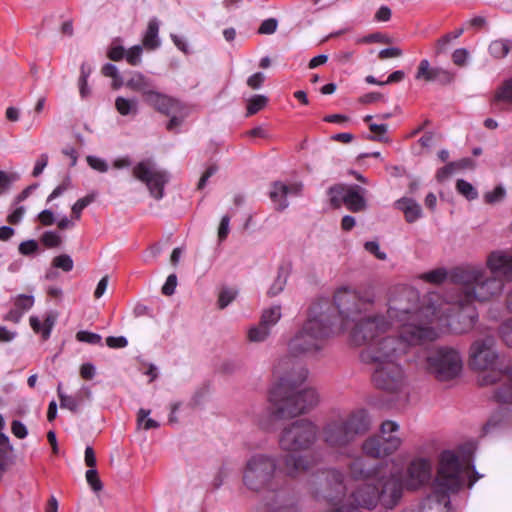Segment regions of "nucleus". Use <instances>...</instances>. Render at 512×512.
Segmentation results:
<instances>
[{"instance_id": "obj_18", "label": "nucleus", "mask_w": 512, "mask_h": 512, "mask_svg": "<svg viewBox=\"0 0 512 512\" xmlns=\"http://www.w3.org/2000/svg\"><path fill=\"white\" fill-rule=\"evenodd\" d=\"M477 382L482 387L499 383L500 385L495 389L493 398L499 403L512 405V366L481 373Z\"/></svg>"}, {"instance_id": "obj_53", "label": "nucleus", "mask_w": 512, "mask_h": 512, "mask_svg": "<svg viewBox=\"0 0 512 512\" xmlns=\"http://www.w3.org/2000/svg\"><path fill=\"white\" fill-rule=\"evenodd\" d=\"M34 304V297L31 295L20 294L14 301V307L22 311H28Z\"/></svg>"}, {"instance_id": "obj_7", "label": "nucleus", "mask_w": 512, "mask_h": 512, "mask_svg": "<svg viewBox=\"0 0 512 512\" xmlns=\"http://www.w3.org/2000/svg\"><path fill=\"white\" fill-rule=\"evenodd\" d=\"M451 280L459 285V294L467 303L490 301L501 295L504 288L501 277L479 266L455 268Z\"/></svg>"}, {"instance_id": "obj_17", "label": "nucleus", "mask_w": 512, "mask_h": 512, "mask_svg": "<svg viewBox=\"0 0 512 512\" xmlns=\"http://www.w3.org/2000/svg\"><path fill=\"white\" fill-rule=\"evenodd\" d=\"M372 373L373 384L388 393H398L406 385V378L399 363L374 365Z\"/></svg>"}, {"instance_id": "obj_15", "label": "nucleus", "mask_w": 512, "mask_h": 512, "mask_svg": "<svg viewBox=\"0 0 512 512\" xmlns=\"http://www.w3.org/2000/svg\"><path fill=\"white\" fill-rule=\"evenodd\" d=\"M494 346L495 337L492 334H486L484 338L475 340L470 347L471 368L480 370L482 373L505 368V366H497L498 354Z\"/></svg>"}, {"instance_id": "obj_34", "label": "nucleus", "mask_w": 512, "mask_h": 512, "mask_svg": "<svg viewBox=\"0 0 512 512\" xmlns=\"http://www.w3.org/2000/svg\"><path fill=\"white\" fill-rule=\"evenodd\" d=\"M493 103L495 105L499 103H512V77L502 83L494 94Z\"/></svg>"}, {"instance_id": "obj_64", "label": "nucleus", "mask_w": 512, "mask_h": 512, "mask_svg": "<svg viewBox=\"0 0 512 512\" xmlns=\"http://www.w3.org/2000/svg\"><path fill=\"white\" fill-rule=\"evenodd\" d=\"M11 431L19 439H24L28 434L26 426L19 420L12 421Z\"/></svg>"}, {"instance_id": "obj_26", "label": "nucleus", "mask_w": 512, "mask_h": 512, "mask_svg": "<svg viewBox=\"0 0 512 512\" xmlns=\"http://www.w3.org/2000/svg\"><path fill=\"white\" fill-rule=\"evenodd\" d=\"M386 441L379 436L368 437L362 443L363 453L371 458L379 459L393 454L395 451H386Z\"/></svg>"}, {"instance_id": "obj_14", "label": "nucleus", "mask_w": 512, "mask_h": 512, "mask_svg": "<svg viewBox=\"0 0 512 512\" xmlns=\"http://www.w3.org/2000/svg\"><path fill=\"white\" fill-rule=\"evenodd\" d=\"M312 493L317 499H324L332 505H338L346 495L344 475L336 469L322 471L312 482Z\"/></svg>"}, {"instance_id": "obj_9", "label": "nucleus", "mask_w": 512, "mask_h": 512, "mask_svg": "<svg viewBox=\"0 0 512 512\" xmlns=\"http://www.w3.org/2000/svg\"><path fill=\"white\" fill-rule=\"evenodd\" d=\"M277 458L270 454L256 453L251 455L243 467L242 482L250 491H276L275 481Z\"/></svg>"}, {"instance_id": "obj_61", "label": "nucleus", "mask_w": 512, "mask_h": 512, "mask_svg": "<svg viewBox=\"0 0 512 512\" xmlns=\"http://www.w3.org/2000/svg\"><path fill=\"white\" fill-rule=\"evenodd\" d=\"M86 160H87L88 165L92 169L97 170L101 173L108 171V165L103 159L90 155V156H87Z\"/></svg>"}, {"instance_id": "obj_49", "label": "nucleus", "mask_w": 512, "mask_h": 512, "mask_svg": "<svg viewBox=\"0 0 512 512\" xmlns=\"http://www.w3.org/2000/svg\"><path fill=\"white\" fill-rule=\"evenodd\" d=\"M237 296V290L232 288H223L218 296V307L220 309L226 308Z\"/></svg>"}, {"instance_id": "obj_31", "label": "nucleus", "mask_w": 512, "mask_h": 512, "mask_svg": "<svg viewBox=\"0 0 512 512\" xmlns=\"http://www.w3.org/2000/svg\"><path fill=\"white\" fill-rule=\"evenodd\" d=\"M125 85L132 91L141 93L142 98L155 88L152 81L140 72H134Z\"/></svg>"}, {"instance_id": "obj_50", "label": "nucleus", "mask_w": 512, "mask_h": 512, "mask_svg": "<svg viewBox=\"0 0 512 512\" xmlns=\"http://www.w3.org/2000/svg\"><path fill=\"white\" fill-rule=\"evenodd\" d=\"M76 339L79 342H85L91 345H102L101 335L86 330L78 331L76 333Z\"/></svg>"}, {"instance_id": "obj_46", "label": "nucleus", "mask_w": 512, "mask_h": 512, "mask_svg": "<svg viewBox=\"0 0 512 512\" xmlns=\"http://www.w3.org/2000/svg\"><path fill=\"white\" fill-rule=\"evenodd\" d=\"M421 278L429 283L441 284L447 278V272L444 268H438L424 273Z\"/></svg>"}, {"instance_id": "obj_33", "label": "nucleus", "mask_w": 512, "mask_h": 512, "mask_svg": "<svg viewBox=\"0 0 512 512\" xmlns=\"http://www.w3.org/2000/svg\"><path fill=\"white\" fill-rule=\"evenodd\" d=\"M29 321L33 331L35 333H40L43 340H47L50 337L56 318L52 315H48L42 324L38 317L31 316Z\"/></svg>"}, {"instance_id": "obj_32", "label": "nucleus", "mask_w": 512, "mask_h": 512, "mask_svg": "<svg viewBox=\"0 0 512 512\" xmlns=\"http://www.w3.org/2000/svg\"><path fill=\"white\" fill-rule=\"evenodd\" d=\"M159 23L157 19L153 18L148 22L146 32L143 37V45L149 50H155L160 46V40L158 38Z\"/></svg>"}, {"instance_id": "obj_40", "label": "nucleus", "mask_w": 512, "mask_h": 512, "mask_svg": "<svg viewBox=\"0 0 512 512\" xmlns=\"http://www.w3.org/2000/svg\"><path fill=\"white\" fill-rule=\"evenodd\" d=\"M269 335L270 330L266 326H263L261 322H259V324L256 326H252L248 330L247 334L248 339L251 342H263L268 338Z\"/></svg>"}, {"instance_id": "obj_1", "label": "nucleus", "mask_w": 512, "mask_h": 512, "mask_svg": "<svg viewBox=\"0 0 512 512\" xmlns=\"http://www.w3.org/2000/svg\"><path fill=\"white\" fill-rule=\"evenodd\" d=\"M419 294L412 288H403L389 300L387 317L399 323L398 336H381L375 343L360 352V360L368 365L399 363L410 346L422 345L437 339L434 328L422 325L417 313Z\"/></svg>"}, {"instance_id": "obj_27", "label": "nucleus", "mask_w": 512, "mask_h": 512, "mask_svg": "<svg viewBox=\"0 0 512 512\" xmlns=\"http://www.w3.org/2000/svg\"><path fill=\"white\" fill-rule=\"evenodd\" d=\"M399 430V425L391 420H386L380 427V438L385 439L387 447L386 451H397L402 444L400 437L393 435Z\"/></svg>"}, {"instance_id": "obj_43", "label": "nucleus", "mask_w": 512, "mask_h": 512, "mask_svg": "<svg viewBox=\"0 0 512 512\" xmlns=\"http://www.w3.org/2000/svg\"><path fill=\"white\" fill-rule=\"evenodd\" d=\"M456 190L459 194L463 195L467 200H475L478 197V192L474 186L466 180L459 179L456 182Z\"/></svg>"}, {"instance_id": "obj_5", "label": "nucleus", "mask_w": 512, "mask_h": 512, "mask_svg": "<svg viewBox=\"0 0 512 512\" xmlns=\"http://www.w3.org/2000/svg\"><path fill=\"white\" fill-rule=\"evenodd\" d=\"M471 304L459 294L451 304L439 307L432 304L420 307L418 301L416 310L422 325L432 327L436 332L438 329L447 328L453 333L463 334L470 331L478 319V314Z\"/></svg>"}, {"instance_id": "obj_56", "label": "nucleus", "mask_w": 512, "mask_h": 512, "mask_svg": "<svg viewBox=\"0 0 512 512\" xmlns=\"http://www.w3.org/2000/svg\"><path fill=\"white\" fill-rule=\"evenodd\" d=\"M505 196V189L502 186H497L494 190L485 193L484 200L486 203L493 204L502 200Z\"/></svg>"}, {"instance_id": "obj_58", "label": "nucleus", "mask_w": 512, "mask_h": 512, "mask_svg": "<svg viewBox=\"0 0 512 512\" xmlns=\"http://www.w3.org/2000/svg\"><path fill=\"white\" fill-rule=\"evenodd\" d=\"M500 334L505 344L512 348V317L501 325Z\"/></svg>"}, {"instance_id": "obj_42", "label": "nucleus", "mask_w": 512, "mask_h": 512, "mask_svg": "<svg viewBox=\"0 0 512 512\" xmlns=\"http://www.w3.org/2000/svg\"><path fill=\"white\" fill-rule=\"evenodd\" d=\"M287 283V272L283 268H279L276 279L268 290V295L270 297L277 296L280 292L284 290V287Z\"/></svg>"}, {"instance_id": "obj_55", "label": "nucleus", "mask_w": 512, "mask_h": 512, "mask_svg": "<svg viewBox=\"0 0 512 512\" xmlns=\"http://www.w3.org/2000/svg\"><path fill=\"white\" fill-rule=\"evenodd\" d=\"M86 480L95 492L102 490L103 485L95 468H90L86 471Z\"/></svg>"}, {"instance_id": "obj_3", "label": "nucleus", "mask_w": 512, "mask_h": 512, "mask_svg": "<svg viewBox=\"0 0 512 512\" xmlns=\"http://www.w3.org/2000/svg\"><path fill=\"white\" fill-rule=\"evenodd\" d=\"M293 374H288L271 389L269 400L273 414L277 418H292L313 409L319 401L316 391L302 387L308 376V370L298 367Z\"/></svg>"}, {"instance_id": "obj_63", "label": "nucleus", "mask_w": 512, "mask_h": 512, "mask_svg": "<svg viewBox=\"0 0 512 512\" xmlns=\"http://www.w3.org/2000/svg\"><path fill=\"white\" fill-rule=\"evenodd\" d=\"M177 286V276L175 274H170L165 284L162 286V293L166 296H171L174 294Z\"/></svg>"}, {"instance_id": "obj_47", "label": "nucleus", "mask_w": 512, "mask_h": 512, "mask_svg": "<svg viewBox=\"0 0 512 512\" xmlns=\"http://www.w3.org/2000/svg\"><path fill=\"white\" fill-rule=\"evenodd\" d=\"M150 410L140 409L138 412L137 423L145 430L155 429L159 427V423L154 419L148 418Z\"/></svg>"}, {"instance_id": "obj_13", "label": "nucleus", "mask_w": 512, "mask_h": 512, "mask_svg": "<svg viewBox=\"0 0 512 512\" xmlns=\"http://www.w3.org/2000/svg\"><path fill=\"white\" fill-rule=\"evenodd\" d=\"M319 429L308 419L296 420L285 426L279 435V446L283 451L308 450L317 440Z\"/></svg>"}, {"instance_id": "obj_28", "label": "nucleus", "mask_w": 512, "mask_h": 512, "mask_svg": "<svg viewBox=\"0 0 512 512\" xmlns=\"http://www.w3.org/2000/svg\"><path fill=\"white\" fill-rule=\"evenodd\" d=\"M365 189L358 185L348 186L344 204L352 212H360L366 208V200L363 196Z\"/></svg>"}, {"instance_id": "obj_12", "label": "nucleus", "mask_w": 512, "mask_h": 512, "mask_svg": "<svg viewBox=\"0 0 512 512\" xmlns=\"http://www.w3.org/2000/svg\"><path fill=\"white\" fill-rule=\"evenodd\" d=\"M395 321L387 320L384 315H363L357 321H353L348 329H341L342 331H349V343L352 346L360 347L375 343L392 325Z\"/></svg>"}, {"instance_id": "obj_62", "label": "nucleus", "mask_w": 512, "mask_h": 512, "mask_svg": "<svg viewBox=\"0 0 512 512\" xmlns=\"http://www.w3.org/2000/svg\"><path fill=\"white\" fill-rule=\"evenodd\" d=\"M364 248L369 253L373 254L379 260H386L387 255L385 252L380 251L379 244L376 241H367Z\"/></svg>"}, {"instance_id": "obj_20", "label": "nucleus", "mask_w": 512, "mask_h": 512, "mask_svg": "<svg viewBox=\"0 0 512 512\" xmlns=\"http://www.w3.org/2000/svg\"><path fill=\"white\" fill-rule=\"evenodd\" d=\"M486 267L491 274L505 280H512V250H495L489 253Z\"/></svg>"}, {"instance_id": "obj_25", "label": "nucleus", "mask_w": 512, "mask_h": 512, "mask_svg": "<svg viewBox=\"0 0 512 512\" xmlns=\"http://www.w3.org/2000/svg\"><path fill=\"white\" fill-rule=\"evenodd\" d=\"M283 464L286 475L294 478L299 473L310 469L313 462L307 455L287 454L283 457Z\"/></svg>"}, {"instance_id": "obj_23", "label": "nucleus", "mask_w": 512, "mask_h": 512, "mask_svg": "<svg viewBox=\"0 0 512 512\" xmlns=\"http://www.w3.org/2000/svg\"><path fill=\"white\" fill-rule=\"evenodd\" d=\"M382 464L371 465L363 458L354 459L349 465V472L355 480H376L383 470Z\"/></svg>"}, {"instance_id": "obj_36", "label": "nucleus", "mask_w": 512, "mask_h": 512, "mask_svg": "<svg viewBox=\"0 0 512 512\" xmlns=\"http://www.w3.org/2000/svg\"><path fill=\"white\" fill-rule=\"evenodd\" d=\"M281 316V306L275 305L262 312L260 322L271 331V328L278 323Z\"/></svg>"}, {"instance_id": "obj_10", "label": "nucleus", "mask_w": 512, "mask_h": 512, "mask_svg": "<svg viewBox=\"0 0 512 512\" xmlns=\"http://www.w3.org/2000/svg\"><path fill=\"white\" fill-rule=\"evenodd\" d=\"M462 368V357L452 347H436L430 350L426 356V370L439 382L456 379L461 374Z\"/></svg>"}, {"instance_id": "obj_52", "label": "nucleus", "mask_w": 512, "mask_h": 512, "mask_svg": "<svg viewBox=\"0 0 512 512\" xmlns=\"http://www.w3.org/2000/svg\"><path fill=\"white\" fill-rule=\"evenodd\" d=\"M41 242L47 248H56L61 245L62 239L57 232L46 231L41 236Z\"/></svg>"}, {"instance_id": "obj_8", "label": "nucleus", "mask_w": 512, "mask_h": 512, "mask_svg": "<svg viewBox=\"0 0 512 512\" xmlns=\"http://www.w3.org/2000/svg\"><path fill=\"white\" fill-rule=\"evenodd\" d=\"M374 302L375 294L372 290H356L348 287L338 289L334 295L338 316L332 313V307L328 304L329 313L336 318L337 332L340 329H348L353 321H357L367 313Z\"/></svg>"}, {"instance_id": "obj_39", "label": "nucleus", "mask_w": 512, "mask_h": 512, "mask_svg": "<svg viewBox=\"0 0 512 512\" xmlns=\"http://www.w3.org/2000/svg\"><path fill=\"white\" fill-rule=\"evenodd\" d=\"M20 179L17 172H6L0 170V197L7 193L12 184Z\"/></svg>"}, {"instance_id": "obj_60", "label": "nucleus", "mask_w": 512, "mask_h": 512, "mask_svg": "<svg viewBox=\"0 0 512 512\" xmlns=\"http://www.w3.org/2000/svg\"><path fill=\"white\" fill-rule=\"evenodd\" d=\"M18 249L22 255L29 256L38 251L39 245L36 240L31 239L21 242Z\"/></svg>"}, {"instance_id": "obj_37", "label": "nucleus", "mask_w": 512, "mask_h": 512, "mask_svg": "<svg viewBox=\"0 0 512 512\" xmlns=\"http://www.w3.org/2000/svg\"><path fill=\"white\" fill-rule=\"evenodd\" d=\"M512 48V42L509 40H495L489 45V52L494 58H504Z\"/></svg>"}, {"instance_id": "obj_24", "label": "nucleus", "mask_w": 512, "mask_h": 512, "mask_svg": "<svg viewBox=\"0 0 512 512\" xmlns=\"http://www.w3.org/2000/svg\"><path fill=\"white\" fill-rule=\"evenodd\" d=\"M302 188L303 185L301 183L287 185L283 182L276 181L272 184L269 196L274 203L278 204V210H284L288 207L287 196H299Z\"/></svg>"}, {"instance_id": "obj_6", "label": "nucleus", "mask_w": 512, "mask_h": 512, "mask_svg": "<svg viewBox=\"0 0 512 512\" xmlns=\"http://www.w3.org/2000/svg\"><path fill=\"white\" fill-rule=\"evenodd\" d=\"M371 420L365 409H357L347 415H339L327 420L318 432L325 446L343 454L357 437L367 433Z\"/></svg>"}, {"instance_id": "obj_21", "label": "nucleus", "mask_w": 512, "mask_h": 512, "mask_svg": "<svg viewBox=\"0 0 512 512\" xmlns=\"http://www.w3.org/2000/svg\"><path fill=\"white\" fill-rule=\"evenodd\" d=\"M143 101L149 106L153 107L156 111L170 116L181 111V103L166 94L157 91L155 88L143 98Z\"/></svg>"}, {"instance_id": "obj_30", "label": "nucleus", "mask_w": 512, "mask_h": 512, "mask_svg": "<svg viewBox=\"0 0 512 512\" xmlns=\"http://www.w3.org/2000/svg\"><path fill=\"white\" fill-rule=\"evenodd\" d=\"M396 206L404 213L405 220L408 223L417 221L422 216L420 205L411 198H401L396 202Z\"/></svg>"}, {"instance_id": "obj_29", "label": "nucleus", "mask_w": 512, "mask_h": 512, "mask_svg": "<svg viewBox=\"0 0 512 512\" xmlns=\"http://www.w3.org/2000/svg\"><path fill=\"white\" fill-rule=\"evenodd\" d=\"M512 425V411L508 408H500L494 412L484 426L486 433Z\"/></svg>"}, {"instance_id": "obj_38", "label": "nucleus", "mask_w": 512, "mask_h": 512, "mask_svg": "<svg viewBox=\"0 0 512 512\" xmlns=\"http://www.w3.org/2000/svg\"><path fill=\"white\" fill-rule=\"evenodd\" d=\"M348 191V186L337 184L329 188L330 202L335 208H339L344 203L345 194Z\"/></svg>"}, {"instance_id": "obj_48", "label": "nucleus", "mask_w": 512, "mask_h": 512, "mask_svg": "<svg viewBox=\"0 0 512 512\" xmlns=\"http://www.w3.org/2000/svg\"><path fill=\"white\" fill-rule=\"evenodd\" d=\"M369 129L373 133V135H368L367 139L372 140V141H380V142L387 140L385 138V134L387 133V130H388L387 124L371 123L369 125Z\"/></svg>"}, {"instance_id": "obj_35", "label": "nucleus", "mask_w": 512, "mask_h": 512, "mask_svg": "<svg viewBox=\"0 0 512 512\" xmlns=\"http://www.w3.org/2000/svg\"><path fill=\"white\" fill-rule=\"evenodd\" d=\"M115 107L123 116L136 115L138 113V101L136 99H127L119 96L115 100Z\"/></svg>"}, {"instance_id": "obj_19", "label": "nucleus", "mask_w": 512, "mask_h": 512, "mask_svg": "<svg viewBox=\"0 0 512 512\" xmlns=\"http://www.w3.org/2000/svg\"><path fill=\"white\" fill-rule=\"evenodd\" d=\"M432 477V463L426 458L413 459L406 472V487L408 489H418L427 484Z\"/></svg>"}, {"instance_id": "obj_41", "label": "nucleus", "mask_w": 512, "mask_h": 512, "mask_svg": "<svg viewBox=\"0 0 512 512\" xmlns=\"http://www.w3.org/2000/svg\"><path fill=\"white\" fill-rule=\"evenodd\" d=\"M268 103L264 95H254L248 100L246 116H252L262 110Z\"/></svg>"}, {"instance_id": "obj_59", "label": "nucleus", "mask_w": 512, "mask_h": 512, "mask_svg": "<svg viewBox=\"0 0 512 512\" xmlns=\"http://www.w3.org/2000/svg\"><path fill=\"white\" fill-rule=\"evenodd\" d=\"M278 27V21L275 18H268L264 20L258 28L259 34L270 35L273 34Z\"/></svg>"}, {"instance_id": "obj_16", "label": "nucleus", "mask_w": 512, "mask_h": 512, "mask_svg": "<svg viewBox=\"0 0 512 512\" xmlns=\"http://www.w3.org/2000/svg\"><path fill=\"white\" fill-rule=\"evenodd\" d=\"M134 178L146 184L150 195L156 200L164 196V186L169 177L167 173L160 170L151 160H143L133 167Z\"/></svg>"}, {"instance_id": "obj_51", "label": "nucleus", "mask_w": 512, "mask_h": 512, "mask_svg": "<svg viewBox=\"0 0 512 512\" xmlns=\"http://www.w3.org/2000/svg\"><path fill=\"white\" fill-rule=\"evenodd\" d=\"M52 265L53 267L59 268L64 272H70L73 269L74 263L68 254H61L53 258Z\"/></svg>"}, {"instance_id": "obj_57", "label": "nucleus", "mask_w": 512, "mask_h": 512, "mask_svg": "<svg viewBox=\"0 0 512 512\" xmlns=\"http://www.w3.org/2000/svg\"><path fill=\"white\" fill-rule=\"evenodd\" d=\"M71 187V178L70 176H66L61 184H59L52 193L48 196L47 202H51L55 198L61 196L65 191H67Z\"/></svg>"}, {"instance_id": "obj_2", "label": "nucleus", "mask_w": 512, "mask_h": 512, "mask_svg": "<svg viewBox=\"0 0 512 512\" xmlns=\"http://www.w3.org/2000/svg\"><path fill=\"white\" fill-rule=\"evenodd\" d=\"M474 450L472 443H466L457 452L445 450L441 453L432 494L425 500L421 512H452L449 493L457 492L465 483V475L471 469L475 470L472 465Z\"/></svg>"}, {"instance_id": "obj_54", "label": "nucleus", "mask_w": 512, "mask_h": 512, "mask_svg": "<svg viewBox=\"0 0 512 512\" xmlns=\"http://www.w3.org/2000/svg\"><path fill=\"white\" fill-rule=\"evenodd\" d=\"M142 52V46L135 45L125 52V58L130 65L137 66L141 63Z\"/></svg>"}, {"instance_id": "obj_45", "label": "nucleus", "mask_w": 512, "mask_h": 512, "mask_svg": "<svg viewBox=\"0 0 512 512\" xmlns=\"http://www.w3.org/2000/svg\"><path fill=\"white\" fill-rule=\"evenodd\" d=\"M96 198V193H90L83 198L77 200L72 206V214L76 219H80L82 211L94 202Z\"/></svg>"}, {"instance_id": "obj_4", "label": "nucleus", "mask_w": 512, "mask_h": 512, "mask_svg": "<svg viewBox=\"0 0 512 512\" xmlns=\"http://www.w3.org/2000/svg\"><path fill=\"white\" fill-rule=\"evenodd\" d=\"M327 302L311 306L308 319L289 341V352L294 356L315 354L323 349L325 341L337 333L336 318L329 313Z\"/></svg>"}, {"instance_id": "obj_22", "label": "nucleus", "mask_w": 512, "mask_h": 512, "mask_svg": "<svg viewBox=\"0 0 512 512\" xmlns=\"http://www.w3.org/2000/svg\"><path fill=\"white\" fill-rule=\"evenodd\" d=\"M415 78L417 80L423 79L427 82H437L446 85L454 80V74L442 68H431L429 61L423 59L419 63Z\"/></svg>"}, {"instance_id": "obj_44", "label": "nucleus", "mask_w": 512, "mask_h": 512, "mask_svg": "<svg viewBox=\"0 0 512 512\" xmlns=\"http://www.w3.org/2000/svg\"><path fill=\"white\" fill-rule=\"evenodd\" d=\"M81 403L82 398L78 394L75 396L60 395V407L68 409L73 413L78 412Z\"/></svg>"}, {"instance_id": "obj_11", "label": "nucleus", "mask_w": 512, "mask_h": 512, "mask_svg": "<svg viewBox=\"0 0 512 512\" xmlns=\"http://www.w3.org/2000/svg\"><path fill=\"white\" fill-rule=\"evenodd\" d=\"M376 480H378L380 489L378 487H366L358 492L359 495H362L363 492L368 494L362 504L369 509H373L378 502H381L387 509L394 508L403 494L404 484L401 473L391 472L389 475H385L382 471Z\"/></svg>"}]
</instances>
